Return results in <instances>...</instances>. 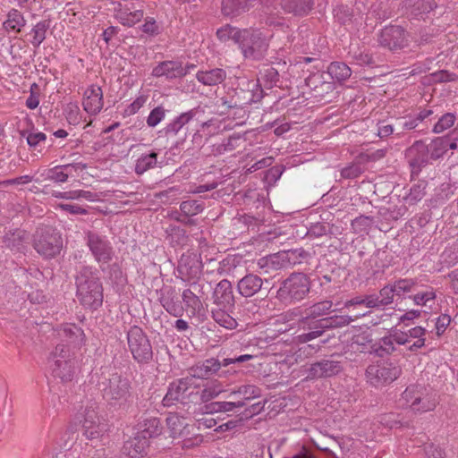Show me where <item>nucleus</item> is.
I'll use <instances>...</instances> for the list:
<instances>
[{
	"label": "nucleus",
	"mask_w": 458,
	"mask_h": 458,
	"mask_svg": "<svg viewBox=\"0 0 458 458\" xmlns=\"http://www.w3.org/2000/svg\"><path fill=\"white\" fill-rule=\"evenodd\" d=\"M97 386L104 400L113 407L125 408L133 403V388L131 380L118 372L102 369Z\"/></svg>",
	"instance_id": "nucleus-1"
},
{
	"label": "nucleus",
	"mask_w": 458,
	"mask_h": 458,
	"mask_svg": "<svg viewBox=\"0 0 458 458\" xmlns=\"http://www.w3.org/2000/svg\"><path fill=\"white\" fill-rule=\"evenodd\" d=\"M76 295L85 308L97 310L103 302V287L96 267L81 266L75 276Z\"/></svg>",
	"instance_id": "nucleus-2"
},
{
	"label": "nucleus",
	"mask_w": 458,
	"mask_h": 458,
	"mask_svg": "<svg viewBox=\"0 0 458 458\" xmlns=\"http://www.w3.org/2000/svg\"><path fill=\"white\" fill-rule=\"evenodd\" d=\"M310 288L311 280L307 274L293 272L281 283L276 297L283 304L294 305L308 296Z\"/></svg>",
	"instance_id": "nucleus-3"
},
{
	"label": "nucleus",
	"mask_w": 458,
	"mask_h": 458,
	"mask_svg": "<svg viewBox=\"0 0 458 458\" xmlns=\"http://www.w3.org/2000/svg\"><path fill=\"white\" fill-rule=\"evenodd\" d=\"M235 44L238 45L244 58L259 61L265 56L268 49L269 38L259 29H242L236 37Z\"/></svg>",
	"instance_id": "nucleus-4"
},
{
	"label": "nucleus",
	"mask_w": 458,
	"mask_h": 458,
	"mask_svg": "<svg viewBox=\"0 0 458 458\" xmlns=\"http://www.w3.org/2000/svg\"><path fill=\"white\" fill-rule=\"evenodd\" d=\"M48 368L55 378H59L62 382L72 380L76 360L69 345L60 344L55 346L48 358Z\"/></svg>",
	"instance_id": "nucleus-5"
},
{
	"label": "nucleus",
	"mask_w": 458,
	"mask_h": 458,
	"mask_svg": "<svg viewBox=\"0 0 458 458\" xmlns=\"http://www.w3.org/2000/svg\"><path fill=\"white\" fill-rule=\"evenodd\" d=\"M164 406H171L174 403L189 404L199 402V386L190 375L170 383L167 393L163 398Z\"/></svg>",
	"instance_id": "nucleus-6"
},
{
	"label": "nucleus",
	"mask_w": 458,
	"mask_h": 458,
	"mask_svg": "<svg viewBox=\"0 0 458 458\" xmlns=\"http://www.w3.org/2000/svg\"><path fill=\"white\" fill-rule=\"evenodd\" d=\"M32 246L39 255L52 259L60 253L63 240L60 233L52 227H39L33 234Z\"/></svg>",
	"instance_id": "nucleus-7"
},
{
	"label": "nucleus",
	"mask_w": 458,
	"mask_h": 458,
	"mask_svg": "<svg viewBox=\"0 0 458 458\" xmlns=\"http://www.w3.org/2000/svg\"><path fill=\"white\" fill-rule=\"evenodd\" d=\"M127 344L134 360L140 364H148L153 360V349L150 341L138 326H132L127 331Z\"/></svg>",
	"instance_id": "nucleus-8"
},
{
	"label": "nucleus",
	"mask_w": 458,
	"mask_h": 458,
	"mask_svg": "<svg viewBox=\"0 0 458 458\" xmlns=\"http://www.w3.org/2000/svg\"><path fill=\"white\" fill-rule=\"evenodd\" d=\"M85 241L95 261L104 272L106 270L104 266L108 264L114 256L112 243L106 235L95 231L85 232Z\"/></svg>",
	"instance_id": "nucleus-9"
},
{
	"label": "nucleus",
	"mask_w": 458,
	"mask_h": 458,
	"mask_svg": "<svg viewBox=\"0 0 458 458\" xmlns=\"http://www.w3.org/2000/svg\"><path fill=\"white\" fill-rule=\"evenodd\" d=\"M402 374V368L395 362L384 361L370 364L366 369L367 381L375 387H381L391 384Z\"/></svg>",
	"instance_id": "nucleus-10"
},
{
	"label": "nucleus",
	"mask_w": 458,
	"mask_h": 458,
	"mask_svg": "<svg viewBox=\"0 0 458 458\" xmlns=\"http://www.w3.org/2000/svg\"><path fill=\"white\" fill-rule=\"evenodd\" d=\"M202 267V252L197 255L194 252L188 251L181 256L178 262L177 272L182 280L190 282L201 275Z\"/></svg>",
	"instance_id": "nucleus-11"
},
{
	"label": "nucleus",
	"mask_w": 458,
	"mask_h": 458,
	"mask_svg": "<svg viewBox=\"0 0 458 458\" xmlns=\"http://www.w3.org/2000/svg\"><path fill=\"white\" fill-rule=\"evenodd\" d=\"M405 157L411 170V175H418L430 158L428 146L422 140H416L405 151Z\"/></svg>",
	"instance_id": "nucleus-12"
},
{
	"label": "nucleus",
	"mask_w": 458,
	"mask_h": 458,
	"mask_svg": "<svg viewBox=\"0 0 458 458\" xmlns=\"http://www.w3.org/2000/svg\"><path fill=\"white\" fill-rule=\"evenodd\" d=\"M343 370L340 361L329 359H322L310 364L307 369V378L318 379L330 377L337 375Z\"/></svg>",
	"instance_id": "nucleus-13"
},
{
	"label": "nucleus",
	"mask_w": 458,
	"mask_h": 458,
	"mask_svg": "<svg viewBox=\"0 0 458 458\" xmlns=\"http://www.w3.org/2000/svg\"><path fill=\"white\" fill-rule=\"evenodd\" d=\"M378 42L390 50H398L407 44L405 31L401 26L392 25L382 30Z\"/></svg>",
	"instance_id": "nucleus-14"
},
{
	"label": "nucleus",
	"mask_w": 458,
	"mask_h": 458,
	"mask_svg": "<svg viewBox=\"0 0 458 458\" xmlns=\"http://www.w3.org/2000/svg\"><path fill=\"white\" fill-rule=\"evenodd\" d=\"M115 19L123 26L132 27L144 17L141 9H136L132 3H117L114 8Z\"/></svg>",
	"instance_id": "nucleus-15"
},
{
	"label": "nucleus",
	"mask_w": 458,
	"mask_h": 458,
	"mask_svg": "<svg viewBox=\"0 0 458 458\" xmlns=\"http://www.w3.org/2000/svg\"><path fill=\"white\" fill-rule=\"evenodd\" d=\"M96 408V403L87 405L83 413L82 427L84 435L89 439L98 438L105 430V425L100 423Z\"/></svg>",
	"instance_id": "nucleus-16"
},
{
	"label": "nucleus",
	"mask_w": 458,
	"mask_h": 458,
	"mask_svg": "<svg viewBox=\"0 0 458 458\" xmlns=\"http://www.w3.org/2000/svg\"><path fill=\"white\" fill-rule=\"evenodd\" d=\"M159 301L170 315L181 317L183 314L184 309L179 300V292L174 286H164L160 290Z\"/></svg>",
	"instance_id": "nucleus-17"
},
{
	"label": "nucleus",
	"mask_w": 458,
	"mask_h": 458,
	"mask_svg": "<svg viewBox=\"0 0 458 458\" xmlns=\"http://www.w3.org/2000/svg\"><path fill=\"white\" fill-rule=\"evenodd\" d=\"M221 106L225 110L229 109H243L247 105L251 104V98H250V91L247 89L237 88L232 89L227 96L220 99Z\"/></svg>",
	"instance_id": "nucleus-18"
},
{
	"label": "nucleus",
	"mask_w": 458,
	"mask_h": 458,
	"mask_svg": "<svg viewBox=\"0 0 458 458\" xmlns=\"http://www.w3.org/2000/svg\"><path fill=\"white\" fill-rule=\"evenodd\" d=\"M221 369L220 361L215 358H209L199 361L189 369V375L192 378L205 379L216 374Z\"/></svg>",
	"instance_id": "nucleus-19"
},
{
	"label": "nucleus",
	"mask_w": 458,
	"mask_h": 458,
	"mask_svg": "<svg viewBox=\"0 0 458 458\" xmlns=\"http://www.w3.org/2000/svg\"><path fill=\"white\" fill-rule=\"evenodd\" d=\"M213 298L214 303L218 306L223 308L233 307L235 299L231 282L227 279L221 280L214 290Z\"/></svg>",
	"instance_id": "nucleus-20"
},
{
	"label": "nucleus",
	"mask_w": 458,
	"mask_h": 458,
	"mask_svg": "<svg viewBox=\"0 0 458 458\" xmlns=\"http://www.w3.org/2000/svg\"><path fill=\"white\" fill-rule=\"evenodd\" d=\"M436 6L434 0H404L402 9L405 15L419 18L431 12Z\"/></svg>",
	"instance_id": "nucleus-21"
},
{
	"label": "nucleus",
	"mask_w": 458,
	"mask_h": 458,
	"mask_svg": "<svg viewBox=\"0 0 458 458\" xmlns=\"http://www.w3.org/2000/svg\"><path fill=\"white\" fill-rule=\"evenodd\" d=\"M263 279L255 274H247L237 283V291L244 298L252 297L262 290Z\"/></svg>",
	"instance_id": "nucleus-22"
},
{
	"label": "nucleus",
	"mask_w": 458,
	"mask_h": 458,
	"mask_svg": "<svg viewBox=\"0 0 458 458\" xmlns=\"http://www.w3.org/2000/svg\"><path fill=\"white\" fill-rule=\"evenodd\" d=\"M188 73L182 63L176 61H164L154 67L152 75L154 77L165 76L167 79L182 78Z\"/></svg>",
	"instance_id": "nucleus-23"
},
{
	"label": "nucleus",
	"mask_w": 458,
	"mask_h": 458,
	"mask_svg": "<svg viewBox=\"0 0 458 458\" xmlns=\"http://www.w3.org/2000/svg\"><path fill=\"white\" fill-rule=\"evenodd\" d=\"M84 96L82 102L84 110L91 115L98 114L103 107V93L101 88L93 85L85 91Z\"/></svg>",
	"instance_id": "nucleus-24"
},
{
	"label": "nucleus",
	"mask_w": 458,
	"mask_h": 458,
	"mask_svg": "<svg viewBox=\"0 0 458 458\" xmlns=\"http://www.w3.org/2000/svg\"><path fill=\"white\" fill-rule=\"evenodd\" d=\"M59 335L73 348H81L86 341L84 331L75 324L64 325Z\"/></svg>",
	"instance_id": "nucleus-25"
},
{
	"label": "nucleus",
	"mask_w": 458,
	"mask_h": 458,
	"mask_svg": "<svg viewBox=\"0 0 458 458\" xmlns=\"http://www.w3.org/2000/svg\"><path fill=\"white\" fill-rule=\"evenodd\" d=\"M282 9L290 14L298 17L308 15L314 6L313 0H281Z\"/></svg>",
	"instance_id": "nucleus-26"
},
{
	"label": "nucleus",
	"mask_w": 458,
	"mask_h": 458,
	"mask_svg": "<svg viewBox=\"0 0 458 458\" xmlns=\"http://www.w3.org/2000/svg\"><path fill=\"white\" fill-rule=\"evenodd\" d=\"M204 209V202L196 199H188L182 201L180 205L181 214L176 219L187 225H191L193 220L191 216H196L201 213Z\"/></svg>",
	"instance_id": "nucleus-27"
},
{
	"label": "nucleus",
	"mask_w": 458,
	"mask_h": 458,
	"mask_svg": "<svg viewBox=\"0 0 458 458\" xmlns=\"http://www.w3.org/2000/svg\"><path fill=\"white\" fill-rule=\"evenodd\" d=\"M138 426L140 437L147 440L158 437L163 429L160 420L151 416L143 418Z\"/></svg>",
	"instance_id": "nucleus-28"
},
{
	"label": "nucleus",
	"mask_w": 458,
	"mask_h": 458,
	"mask_svg": "<svg viewBox=\"0 0 458 458\" xmlns=\"http://www.w3.org/2000/svg\"><path fill=\"white\" fill-rule=\"evenodd\" d=\"M227 73L222 68L201 70L196 73V79L205 86H216L226 79Z\"/></svg>",
	"instance_id": "nucleus-29"
},
{
	"label": "nucleus",
	"mask_w": 458,
	"mask_h": 458,
	"mask_svg": "<svg viewBox=\"0 0 458 458\" xmlns=\"http://www.w3.org/2000/svg\"><path fill=\"white\" fill-rule=\"evenodd\" d=\"M198 114V108H192L187 112L182 113L164 128L165 135H176L186 124L195 118Z\"/></svg>",
	"instance_id": "nucleus-30"
},
{
	"label": "nucleus",
	"mask_w": 458,
	"mask_h": 458,
	"mask_svg": "<svg viewBox=\"0 0 458 458\" xmlns=\"http://www.w3.org/2000/svg\"><path fill=\"white\" fill-rule=\"evenodd\" d=\"M123 448L131 458H140L147 454L148 440L142 438V437H140V434L137 433L135 437L125 443Z\"/></svg>",
	"instance_id": "nucleus-31"
},
{
	"label": "nucleus",
	"mask_w": 458,
	"mask_h": 458,
	"mask_svg": "<svg viewBox=\"0 0 458 458\" xmlns=\"http://www.w3.org/2000/svg\"><path fill=\"white\" fill-rule=\"evenodd\" d=\"M261 396V389L254 385H242L230 393L229 398L234 401H243L245 403Z\"/></svg>",
	"instance_id": "nucleus-32"
},
{
	"label": "nucleus",
	"mask_w": 458,
	"mask_h": 458,
	"mask_svg": "<svg viewBox=\"0 0 458 458\" xmlns=\"http://www.w3.org/2000/svg\"><path fill=\"white\" fill-rule=\"evenodd\" d=\"M250 0H223L222 12L226 16H238L248 12L251 6Z\"/></svg>",
	"instance_id": "nucleus-33"
},
{
	"label": "nucleus",
	"mask_w": 458,
	"mask_h": 458,
	"mask_svg": "<svg viewBox=\"0 0 458 458\" xmlns=\"http://www.w3.org/2000/svg\"><path fill=\"white\" fill-rule=\"evenodd\" d=\"M333 307L332 301L324 300L318 301L305 309V321L309 322L310 318H318L330 313Z\"/></svg>",
	"instance_id": "nucleus-34"
},
{
	"label": "nucleus",
	"mask_w": 458,
	"mask_h": 458,
	"mask_svg": "<svg viewBox=\"0 0 458 458\" xmlns=\"http://www.w3.org/2000/svg\"><path fill=\"white\" fill-rule=\"evenodd\" d=\"M331 78L339 83L344 82L352 75L351 68L343 62H332L327 67Z\"/></svg>",
	"instance_id": "nucleus-35"
},
{
	"label": "nucleus",
	"mask_w": 458,
	"mask_h": 458,
	"mask_svg": "<svg viewBox=\"0 0 458 458\" xmlns=\"http://www.w3.org/2000/svg\"><path fill=\"white\" fill-rule=\"evenodd\" d=\"M182 300L184 310L190 312L192 316L199 314L203 310L202 300L195 293L191 294L187 290H183L182 293Z\"/></svg>",
	"instance_id": "nucleus-36"
},
{
	"label": "nucleus",
	"mask_w": 458,
	"mask_h": 458,
	"mask_svg": "<svg viewBox=\"0 0 458 458\" xmlns=\"http://www.w3.org/2000/svg\"><path fill=\"white\" fill-rule=\"evenodd\" d=\"M437 404L436 394L426 387L423 389L420 401H417L413 411L426 412L433 411Z\"/></svg>",
	"instance_id": "nucleus-37"
},
{
	"label": "nucleus",
	"mask_w": 458,
	"mask_h": 458,
	"mask_svg": "<svg viewBox=\"0 0 458 458\" xmlns=\"http://www.w3.org/2000/svg\"><path fill=\"white\" fill-rule=\"evenodd\" d=\"M157 156L158 153L154 150L148 154H142L136 161L135 173L140 175L154 168L157 164Z\"/></svg>",
	"instance_id": "nucleus-38"
},
{
	"label": "nucleus",
	"mask_w": 458,
	"mask_h": 458,
	"mask_svg": "<svg viewBox=\"0 0 458 458\" xmlns=\"http://www.w3.org/2000/svg\"><path fill=\"white\" fill-rule=\"evenodd\" d=\"M166 426L170 431V435L173 437H184V430L186 425L184 423V418L180 417L176 413H170L166 420Z\"/></svg>",
	"instance_id": "nucleus-39"
},
{
	"label": "nucleus",
	"mask_w": 458,
	"mask_h": 458,
	"mask_svg": "<svg viewBox=\"0 0 458 458\" xmlns=\"http://www.w3.org/2000/svg\"><path fill=\"white\" fill-rule=\"evenodd\" d=\"M80 164H67L63 165H56L52 169L48 170L47 179L55 182H64L69 177L72 168H76Z\"/></svg>",
	"instance_id": "nucleus-40"
},
{
	"label": "nucleus",
	"mask_w": 458,
	"mask_h": 458,
	"mask_svg": "<svg viewBox=\"0 0 458 458\" xmlns=\"http://www.w3.org/2000/svg\"><path fill=\"white\" fill-rule=\"evenodd\" d=\"M26 21L20 11L12 9L7 14V20L3 23V27L6 30H15L20 32L21 29L24 27Z\"/></svg>",
	"instance_id": "nucleus-41"
},
{
	"label": "nucleus",
	"mask_w": 458,
	"mask_h": 458,
	"mask_svg": "<svg viewBox=\"0 0 458 458\" xmlns=\"http://www.w3.org/2000/svg\"><path fill=\"white\" fill-rule=\"evenodd\" d=\"M25 234V231L20 229L9 231L4 234L3 242L6 247L12 250H20L23 245Z\"/></svg>",
	"instance_id": "nucleus-42"
},
{
	"label": "nucleus",
	"mask_w": 458,
	"mask_h": 458,
	"mask_svg": "<svg viewBox=\"0 0 458 458\" xmlns=\"http://www.w3.org/2000/svg\"><path fill=\"white\" fill-rule=\"evenodd\" d=\"M424 388L425 386L421 385L409 386L402 394V400L413 411L417 401H420Z\"/></svg>",
	"instance_id": "nucleus-43"
},
{
	"label": "nucleus",
	"mask_w": 458,
	"mask_h": 458,
	"mask_svg": "<svg viewBox=\"0 0 458 458\" xmlns=\"http://www.w3.org/2000/svg\"><path fill=\"white\" fill-rule=\"evenodd\" d=\"M356 305H364L369 309H378L377 304V294H366L355 296L344 302L345 308H350Z\"/></svg>",
	"instance_id": "nucleus-44"
},
{
	"label": "nucleus",
	"mask_w": 458,
	"mask_h": 458,
	"mask_svg": "<svg viewBox=\"0 0 458 458\" xmlns=\"http://www.w3.org/2000/svg\"><path fill=\"white\" fill-rule=\"evenodd\" d=\"M428 149V154L430 158L433 160H437L444 156L446 153V140L445 136L437 137L431 140V142L427 145Z\"/></svg>",
	"instance_id": "nucleus-45"
},
{
	"label": "nucleus",
	"mask_w": 458,
	"mask_h": 458,
	"mask_svg": "<svg viewBox=\"0 0 458 458\" xmlns=\"http://www.w3.org/2000/svg\"><path fill=\"white\" fill-rule=\"evenodd\" d=\"M49 28L48 21H38L31 30L33 34L32 39L30 40L31 45L38 48L41 43L46 39V34Z\"/></svg>",
	"instance_id": "nucleus-46"
},
{
	"label": "nucleus",
	"mask_w": 458,
	"mask_h": 458,
	"mask_svg": "<svg viewBox=\"0 0 458 458\" xmlns=\"http://www.w3.org/2000/svg\"><path fill=\"white\" fill-rule=\"evenodd\" d=\"M212 318L218 325L226 329H233L237 327L235 318L223 310H213Z\"/></svg>",
	"instance_id": "nucleus-47"
},
{
	"label": "nucleus",
	"mask_w": 458,
	"mask_h": 458,
	"mask_svg": "<svg viewBox=\"0 0 458 458\" xmlns=\"http://www.w3.org/2000/svg\"><path fill=\"white\" fill-rule=\"evenodd\" d=\"M334 16L335 21L344 26L352 25L353 22V12L347 5H338L334 10Z\"/></svg>",
	"instance_id": "nucleus-48"
},
{
	"label": "nucleus",
	"mask_w": 458,
	"mask_h": 458,
	"mask_svg": "<svg viewBox=\"0 0 458 458\" xmlns=\"http://www.w3.org/2000/svg\"><path fill=\"white\" fill-rule=\"evenodd\" d=\"M395 291L393 284H388L380 289L379 293L377 294V308L388 306L394 302Z\"/></svg>",
	"instance_id": "nucleus-49"
},
{
	"label": "nucleus",
	"mask_w": 458,
	"mask_h": 458,
	"mask_svg": "<svg viewBox=\"0 0 458 458\" xmlns=\"http://www.w3.org/2000/svg\"><path fill=\"white\" fill-rule=\"evenodd\" d=\"M316 76H310L306 79V84L310 88H311L315 94V97H323V92L329 93L333 92L334 90V85L331 82L324 81L319 80V86L316 83Z\"/></svg>",
	"instance_id": "nucleus-50"
},
{
	"label": "nucleus",
	"mask_w": 458,
	"mask_h": 458,
	"mask_svg": "<svg viewBox=\"0 0 458 458\" xmlns=\"http://www.w3.org/2000/svg\"><path fill=\"white\" fill-rule=\"evenodd\" d=\"M261 79L265 82V87L267 89H272L273 87L277 86L279 82V72L276 69L270 65H265L263 69L260 71Z\"/></svg>",
	"instance_id": "nucleus-51"
},
{
	"label": "nucleus",
	"mask_w": 458,
	"mask_h": 458,
	"mask_svg": "<svg viewBox=\"0 0 458 458\" xmlns=\"http://www.w3.org/2000/svg\"><path fill=\"white\" fill-rule=\"evenodd\" d=\"M334 225L326 222H317L310 225L307 231L308 237H322L333 233Z\"/></svg>",
	"instance_id": "nucleus-52"
},
{
	"label": "nucleus",
	"mask_w": 458,
	"mask_h": 458,
	"mask_svg": "<svg viewBox=\"0 0 458 458\" xmlns=\"http://www.w3.org/2000/svg\"><path fill=\"white\" fill-rule=\"evenodd\" d=\"M373 224V216L361 215L352 221L351 226L354 233H361L363 232H368Z\"/></svg>",
	"instance_id": "nucleus-53"
},
{
	"label": "nucleus",
	"mask_w": 458,
	"mask_h": 458,
	"mask_svg": "<svg viewBox=\"0 0 458 458\" xmlns=\"http://www.w3.org/2000/svg\"><path fill=\"white\" fill-rule=\"evenodd\" d=\"M259 265L261 267H270L273 269H280L287 266L286 262L284 261V258H283V251L261 259L259 261Z\"/></svg>",
	"instance_id": "nucleus-54"
},
{
	"label": "nucleus",
	"mask_w": 458,
	"mask_h": 458,
	"mask_svg": "<svg viewBox=\"0 0 458 458\" xmlns=\"http://www.w3.org/2000/svg\"><path fill=\"white\" fill-rule=\"evenodd\" d=\"M308 257L309 253L303 249L283 251V258H284V261L286 262L287 266L301 263V259H307Z\"/></svg>",
	"instance_id": "nucleus-55"
},
{
	"label": "nucleus",
	"mask_w": 458,
	"mask_h": 458,
	"mask_svg": "<svg viewBox=\"0 0 458 458\" xmlns=\"http://www.w3.org/2000/svg\"><path fill=\"white\" fill-rule=\"evenodd\" d=\"M417 284L415 279L412 278H402L394 281L393 286L395 291L396 296H402L406 293H410L412 291L414 286Z\"/></svg>",
	"instance_id": "nucleus-56"
},
{
	"label": "nucleus",
	"mask_w": 458,
	"mask_h": 458,
	"mask_svg": "<svg viewBox=\"0 0 458 458\" xmlns=\"http://www.w3.org/2000/svg\"><path fill=\"white\" fill-rule=\"evenodd\" d=\"M301 322L303 325V327L308 330L320 331L319 336H321L326 330H328L327 321H326L325 318L319 319L310 318L309 322H306L304 316L301 318Z\"/></svg>",
	"instance_id": "nucleus-57"
},
{
	"label": "nucleus",
	"mask_w": 458,
	"mask_h": 458,
	"mask_svg": "<svg viewBox=\"0 0 458 458\" xmlns=\"http://www.w3.org/2000/svg\"><path fill=\"white\" fill-rule=\"evenodd\" d=\"M455 114L453 113H446L443 114L437 123L433 127V132L435 133H441L444 131L451 128L455 122Z\"/></svg>",
	"instance_id": "nucleus-58"
},
{
	"label": "nucleus",
	"mask_w": 458,
	"mask_h": 458,
	"mask_svg": "<svg viewBox=\"0 0 458 458\" xmlns=\"http://www.w3.org/2000/svg\"><path fill=\"white\" fill-rule=\"evenodd\" d=\"M327 321L328 329L341 328L348 326L354 319L348 315H334L330 317H325Z\"/></svg>",
	"instance_id": "nucleus-59"
},
{
	"label": "nucleus",
	"mask_w": 458,
	"mask_h": 458,
	"mask_svg": "<svg viewBox=\"0 0 458 458\" xmlns=\"http://www.w3.org/2000/svg\"><path fill=\"white\" fill-rule=\"evenodd\" d=\"M369 18H374L379 21H385L391 16V11L383 3L373 4L369 11Z\"/></svg>",
	"instance_id": "nucleus-60"
},
{
	"label": "nucleus",
	"mask_w": 458,
	"mask_h": 458,
	"mask_svg": "<svg viewBox=\"0 0 458 458\" xmlns=\"http://www.w3.org/2000/svg\"><path fill=\"white\" fill-rule=\"evenodd\" d=\"M394 351V343L391 335L381 338L379 345L377 348H375V352L379 357H383L386 354H391Z\"/></svg>",
	"instance_id": "nucleus-61"
},
{
	"label": "nucleus",
	"mask_w": 458,
	"mask_h": 458,
	"mask_svg": "<svg viewBox=\"0 0 458 458\" xmlns=\"http://www.w3.org/2000/svg\"><path fill=\"white\" fill-rule=\"evenodd\" d=\"M222 392V388L216 385L207 386L201 391L199 389V401L200 403H208L218 396Z\"/></svg>",
	"instance_id": "nucleus-62"
},
{
	"label": "nucleus",
	"mask_w": 458,
	"mask_h": 458,
	"mask_svg": "<svg viewBox=\"0 0 458 458\" xmlns=\"http://www.w3.org/2000/svg\"><path fill=\"white\" fill-rule=\"evenodd\" d=\"M166 110L162 106H158L152 109L147 117V124L148 127H156L165 116Z\"/></svg>",
	"instance_id": "nucleus-63"
},
{
	"label": "nucleus",
	"mask_w": 458,
	"mask_h": 458,
	"mask_svg": "<svg viewBox=\"0 0 458 458\" xmlns=\"http://www.w3.org/2000/svg\"><path fill=\"white\" fill-rule=\"evenodd\" d=\"M425 189L426 184L424 182L414 184L411 186L406 199L411 204L416 203L425 196Z\"/></svg>",
	"instance_id": "nucleus-64"
}]
</instances>
